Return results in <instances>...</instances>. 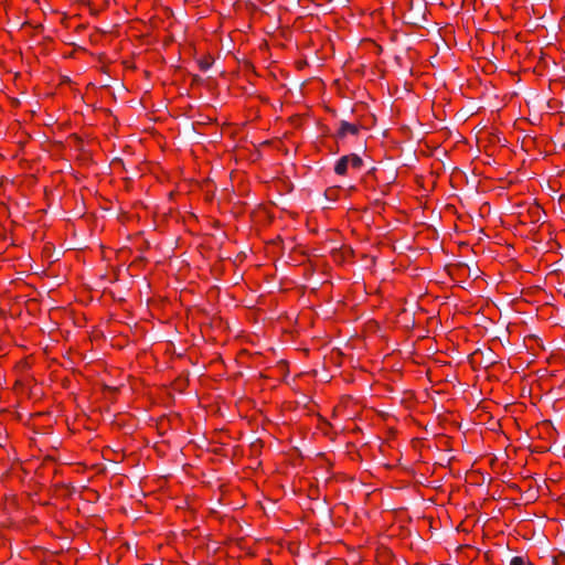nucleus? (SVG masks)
Returning <instances> with one entry per match:
<instances>
[{"label":"nucleus","instance_id":"nucleus-1","mask_svg":"<svg viewBox=\"0 0 565 565\" xmlns=\"http://www.w3.org/2000/svg\"><path fill=\"white\" fill-rule=\"evenodd\" d=\"M363 166V160L360 156L355 153L347 154L341 157L334 166V172L338 175H345L348 173L349 167L354 170H360Z\"/></svg>","mask_w":565,"mask_h":565},{"label":"nucleus","instance_id":"nucleus-2","mask_svg":"<svg viewBox=\"0 0 565 565\" xmlns=\"http://www.w3.org/2000/svg\"><path fill=\"white\" fill-rule=\"evenodd\" d=\"M359 126L348 122V121H341L340 128L338 130V137L344 138L348 135H356L359 132Z\"/></svg>","mask_w":565,"mask_h":565},{"label":"nucleus","instance_id":"nucleus-3","mask_svg":"<svg viewBox=\"0 0 565 565\" xmlns=\"http://www.w3.org/2000/svg\"><path fill=\"white\" fill-rule=\"evenodd\" d=\"M510 565H534L529 558L524 556H514L510 561Z\"/></svg>","mask_w":565,"mask_h":565}]
</instances>
